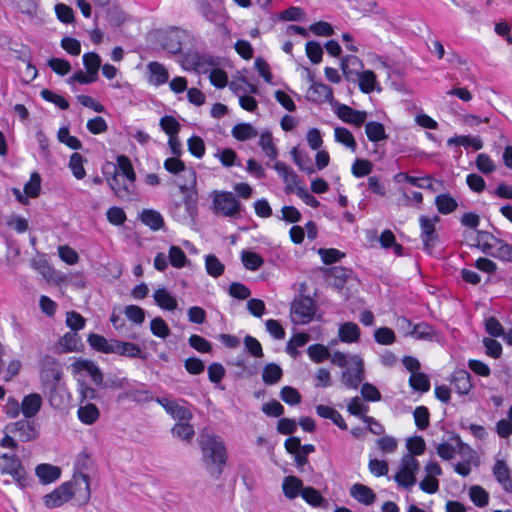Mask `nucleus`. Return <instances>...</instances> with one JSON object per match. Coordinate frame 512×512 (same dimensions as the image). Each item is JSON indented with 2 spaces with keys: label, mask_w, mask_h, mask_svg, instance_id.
Segmentation results:
<instances>
[{
  "label": "nucleus",
  "mask_w": 512,
  "mask_h": 512,
  "mask_svg": "<svg viewBox=\"0 0 512 512\" xmlns=\"http://www.w3.org/2000/svg\"><path fill=\"white\" fill-rule=\"evenodd\" d=\"M89 476L83 473L74 474L72 479L63 483L51 493L43 497L44 504L47 508H55L63 505L77 497L80 503H87L90 499Z\"/></svg>",
  "instance_id": "obj_1"
},
{
  "label": "nucleus",
  "mask_w": 512,
  "mask_h": 512,
  "mask_svg": "<svg viewBox=\"0 0 512 512\" xmlns=\"http://www.w3.org/2000/svg\"><path fill=\"white\" fill-rule=\"evenodd\" d=\"M200 446L202 459L212 474L220 476L227 462L226 446L220 436L203 432Z\"/></svg>",
  "instance_id": "obj_2"
},
{
  "label": "nucleus",
  "mask_w": 512,
  "mask_h": 512,
  "mask_svg": "<svg viewBox=\"0 0 512 512\" xmlns=\"http://www.w3.org/2000/svg\"><path fill=\"white\" fill-rule=\"evenodd\" d=\"M41 381L45 388L51 391L50 402L55 405L56 397L52 394L57 389L62 379L61 364L52 356L46 355L41 361Z\"/></svg>",
  "instance_id": "obj_3"
},
{
  "label": "nucleus",
  "mask_w": 512,
  "mask_h": 512,
  "mask_svg": "<svg viewBox=\"0 0 512 512\" xmlns=\"http://www.w3.org/2000/svg\"><path fill=\"white\" fill-rule=\"evenodd\" d=\"M478 240L482 244L485 253L491 254L500 260L512 262V245L486 231L478 232Z\"/></svg>",
  "instance_id": "obj_4"
},
{
  "label": "nucleus",
  "mask_w": 512,
  "mask_h": 512,
  "mask_svg": "<svg viewBox=\"0 0 512 512\" xmlns=\"http://www.w3.org/2000/svg\"><path fill=\"white\" fill-rule=\"evenodd\" d=\"M316 313V304L310 297L296 298L290 309L291 320L296 325H305L311 322Z\"/></svg>",
  "instance_id": "obj_5"
},
{
  "label": "nucleus",
  "mask_w": 512,
  "mask_h": 512,
  "mask_svg": "<svg viewBox=\"0 0 512 512\" xmlns=\"http://www.w3.org/2000/svg\"><path fill=\"white\" fill-rule=\"evenodd\" d=\"M419 470V462L412 455H404L401 459L400 469L394 476L399 486L409 488L416 483V474Z\"/></svg>",
  "instance_id": "obj_6"
},
{
  "label": "nucleus",
  "mask_w": 512,
  "mask_h": 512,
  "mask_svg": "<svg viewBox=\"0 0 512 512\" xmlns=\"http://www.w3.org/2000/svg\"><path fill=\"white\" fill-rule=\"evenodd\" d=\"M342 383L349 389H357L364 380V363L358 355L350 356V367L341 375Z\"/></svg>",
  "instance_id": "obj_7"
},
{
  "label": "nucleus",
  "mask_w": 512,
  "mask_h": 512,
  "mask_svg": "<svg viewBox=\"0 0 512 512\" xmlns=\"http://www.w3.org/2000/svg\"><path fill=\"white\" fill-rule=\"evenodd\" d=\"M5 431L16 435L22 442L34 441L40 435L39 425L27 418L8 424Z\"/></svg>",
  "instance_id": "obj_8"
},
{
  "label": "nucleus",
  "mask_w": 512,
  "mask_h": 512,
  "mask_svg": "<svg viewBox=\"0 0 512 512\" xmlns=\"http://www.w3.org/2000/svg\"><path fill=\"white\" fill-rule=\"evenodd\" d=\"M213 204L217 213L228 217L238 214L241 206L231 192H214Z\"/></svg>",
  "instance_id": "obj_9"
},
{
  "label": "nucleus",
  "mask_w": 512,
  "mask_h": 512,
  "mask_svg": "<svg viewBox=\"0 0 512 512\" xmlns=\"http://www.w3.org/2000/svg\"><path fill=\"white\" fill-rule=\"evenodd\" d=\"M107 182L115 195L123 201L133 200L137 195L135 180H127L121 177L118 171L111 178H108Z\"/></svg>",
  "instance_id": "obj_10"
},
{
  "label": "nucleus",
  "mask_w": 512,
  "mask_h": 512,
  "mask_svg": "<svg viewBox=\"0 0 512 512\" xmlns=\"http://www.w3.org/2000/svg\"><path fill=\"white\" fill-rule=\"evenodd\" d=\"M438 220L439 218L437 216L434 218L421 216L419 219L423 248L428 253L432 252L436 242L438 241V235L435 230V223Z\"/></svg>",
  "instance_id": "obj_11"
},
{
  "label": "nucleus",
  "mask_w": 512,
  "mask_h": 512,
  "mask_svg": "<svg viewBox=\"0 0 512 512\" xmlns=\"http://www.w3.org/2000/svg\"><path fill=\"white\" fill-rule=\"evenodd\" d=\"M164 168L171 174H179L180 172L185 173V177L187 178V183L181 184L179 186L182 192H185L188 189V186L196 185V172L193 169H186L185 164L177 157H170L164 161Z\"/></svg>",
  "instance_id": "obj_12"
},
{
  "label": "nucleus",
  "mask_w": 512,
  "mask_h": 512,
  "mask_svg": "<svg viewBox=\"0 0 512 512\" xmlns=\"http://www.w3.org/2000/svg\"><path fill=\"white\" fill-rule=\"evenodd\" d=\"M333 107L336 115L346 123L359 127L366 121L367 113L365 111L355 110L338 102H336Z\"/></svg>",
  "instance_id": "obj_13"
},
{
  "label": "nucleus",
  "mask_w": 512,
  "mask_h": 512,
  "mask_svg": "<svg viewBox=\"0 0 512 512\" xmlns=\"http://www.w3.org/2000/svg\"><path fill=\"white\" fill-rule=\"evenodd\" d=\"M156 402L161 405L174 419L190 420L192 418V413L189 409L174 400H170L165 397H158L156 398Z\"/></svg>",
  "instance_id": "obj_14"
},
{
  "label": "nucleus",
  "mask_w": 512,
  "mask_h": 512,
  "mask_svg": "<svg viewBox=\"0 0 512 512\" xmlns=\"http://www.w3.org/2000/svg\"><path fill=\"white\" fill-rule=\"evenodd\" d=\"M274 169L279 174V176L283 179L285 183V192L286 193H296V189L298 187L299 177L288 165L284 162L277 161L274 164Z\"/></svg>",
  "instance_id": "obj_15"
},
{
  "label": "nucleus",
  "mask_w": 512,
  "mask_h": 512,
  "mask_svg": "<svg viewBox=\"0 0 512 512\" xmlns=\"http://www.w3.org/2000/svg\"><path fill=\"white\" fill-rule=\"evenodd\" d=\"M309 81L311 82L307 91V97L309 100L314 102L332 101L333 91L328 85L314 82L313 76L310 73Z\"/></svg>",
  "instance_id": "obj_16"
},
{
  "label": "nucleus",
  "mask_w": 512,
  "mask_h": 512,
  "mask_svg": "<svg viewBox=\"0 0 512 512\" xmlns=\"http://www.w3.org/2000/svg\"><path fill=\"white\" fill-rule=\"evenodd\" d=\"M341 69L348 81H355L363 69V63L356 56H346L341 60Z\"/></svg>",
  "instance_id": "obj_17"
},
{
  "label": "nucleus",
  "mask_w": 512,
  "mask_h": 512,
  "mask_svg": "<svg viewBox=\"0 0 512 512\" xmlns=\"http://www.w3.org/2000/svg\"><path fill=\"white\" fill-rule=\"evenodd\" d=\"M493 474L502 488L508 492L512 493V478L510 474V469L507 464L502 460H497L493 467Z\"/></svg>",
  "instance_id": "obj_18"
},
{
  "label": "nucleus",
  "mask_w": 512,
  "mask_h": 512,
  "mask_svg": "<svg viewBox=\"0 0 512 512\" xmlns=\"http://www.w3.org/2000/svg\"><path fill=\"white\" fill-rule=\"evenodd\" d=\"M149 77L148 81L155 86L165 84L169 79V73L163 64L152 61L147 65Z\"/></svg>",
  "instance_id": "obj_19"
},
{
  "label": "nucleus",
  "mask_w": 512,
  "mask_h": 512,
  "mask_svg": "<svg viewBox=\"0 0 512 512\" xmlns=\"http://www.w3.org/2000/svg\"><path fill=\"white\" fill-rule=\"evenodd\" d=\"M42 397L37 393L26 395L21 403V411L25 418H33L41 409Z\"/></svg>",
  "instance_id": "obj_20"
},
{
  "label": "nucleus",
  "mask_w": 512,
  "mask_h": 512,
  "mask_svg": "<svg viewBox=\"0 0 512 512\" xmlns=\"http://www.w3.org/2000/svg\"><path fill=\"white\" fill-rule=\"evenodd\" d=\"M113 353L129 358H145L141 348L132 342L114 340Z\"/></svg>",
  "instance_id": "obj_21"
},
{
  "label": "nucleus",
  "mask_w": 512,
  "mask_h": 512,
  "mask_svg": "<svg viewBox=\"0 0 512 512\" xmlns=\"http://www.w3.org/2000/svg\"><path fill=\"white\" fill-rule=\"evenodd\" d=\"M77 416L79 420L86 425L94 424L100 417V411L95 404L86 402L85 404L81 403Z\"/></svg>",
  "instance_id": "obj_22"
},
{
  "label": "nucleus",
  "mask_w": 512,
  "mask_h": 512,
  "mask_svg": "<svg viewBox=\"0 0 512 512\" xmlns=\"http://www.w3.org/2000/svg\"><path fill=\"white\" fill-rule=\"evenodd\" d=\"M139 219L141 222L148 226L150 229L157 231L164 226V218L162 215L153 209H144L140 215Z\"/></svg>",
  "instance_id": "obj_23"
},
{
  "label": "nucleus",
  "mask_w": 512,
  "mask_h": 512,
  "mask_svg": "<svg viewBox=\"0 0 512 512\" xmlns=\"http://www.w3.org/2000/svg\"><path fill=\"white\" fill-rule=\"evenodd\" d=\"M471 376L466 370H458L452 376V385L455 390L461 394L466 395L472 388Z\"/></svg>",
  "instance_id": "obj_24"
},
{
  "label": "nucleus",
  "mask_w": 512,
  "mask_h": 512,
  "mask_svg": "<svg viewBox=\"0 0 512 512\" xmlns=\"http://www.w3.org/2000/svg\"><path fill=\"white\" fill-rule=\"evenodd\" d=\"M338 337L344 343L357 342L360 338V328L353 322H345L339 326Z\"/></svg>",
  "instance_id": "obj_25"
},
{
  "label": "nucleus",
  "mask_w": 512,
  "mask_h": 512,
  "mask_svg": "<svg viewBox=\"0 0 512 512\" xmlns=\"http://www.w3.org/2000/svg\"><path fill=\"white\" fill-rule=\"evenodd\" d=\"M282 489L285 497L288 499H295L301 495L302 490L304 489L303 482L296 476H286L283 480Z\"/></svg>",
  "instance_id": "obj_26"
},
{
  "label": "nucleus",
  "mask_w": 512,
  "mask_h": 512,
  "mask_svg": "<svg viewBox=\"0 0 512 512\" xmlns=\"http://www.w3.org/2000/svg\"><path fill=\"white\" fill-rule=\"evenodd\" d=\"M153 298L156 304L165 310L173 311L178 306L176 298L165 288L157 289L153 294Z\"/></svg>",
  "instance_id": "obj_27"
},
{
  "label": "nucleus",
  "mask_w": 512,
  "mask_h": 512,
  "mask_svg": "<svg viewBox=\"0 0 512 512\" xmlns=\"http://www.w3.org/2000/svg\"><path fill=\"white\" fill-rule=\"evenodd\" d=\"M350 493L354 499L365 505H371L376 499V495L373 490L363 484H354L351 487Z\"/></svg>",
  "instance_id": "obj_28"
},
{
  "label": "nucleus",
  "mask_w": 512,
  "mask_h": 512,
  "mask_svg": "<svg viewBox=\"0 0 512 512\" xmlns=\"http://www.w3.org/2000/svg\"><path fill=\"white\" fill-rule=\"evenodd\" d=\"M36 475L39 477L40 481L44 484H48L56 481L61 474V470L57 466H53L50 464H40L36 467Z\"/></svg>",
  "instance_id": "obj_29"
},
{
  "label": "nucleus",
  "mask_w": 512,
  "mask_h": 512,
  "mask_svg": "<svg viewBox=\"0 0 512 512\" xmlns=\"http://www.w3.org/2000/svg\"><path fill=\"white\" fill-rule=\"evenodd\" d=\"M317 414L326 419H330L335 425H337L340 429L346 430L347 424L343 419L342 415L334 408L326 405H318L316 407Z\"/></svg>",
  "instance_id": "obj_30"
},
{
  "label": "nucleus",
  "mask_w": 512,
  "mask_h": 512,
  "mask_svg": "<svg viewBox=\"0 0 512 512\" xmlns=\"http://www.w3.org/2000/svg\"><path fill=\"white\" fill-rule=\"evenodd\" d=\"M198 9L201 15L207 21L215 23L217 25H221L225 19V15L222 12L215 10L207 1H202L199 4Z\"/></svg>",
  "instance_id": "obj_31"
},
{
  "label": "nucleus",
  "mask_w": 512,
  "mask_h": 512,
  "mask_svg": "<svg viewBox=\"0 0 512 512\" xmlns=\"http://www.w3.org/2000/svg\"><path fill=\"white\" fill-rule=\"evenodd\" d=\"M88 342L92 348L103 353H113L114 340L108 341L105 337L92 333L88 336Z\"/></svg>",
  "instance_id": "obj_32"
},
{
  "label": "nucleus",
  "mask_w": 512,
  "mask_h": 512,
  "mask_svg": "<svg viewBox=\"0 0 512 512\" xmlns=\"http://www.w3.org/2000/svg\"><path fill=\"white\" fill-rule=\"evenodd\" d=\"M283 371L278 364L269 363L264 366L262 380L267 385H274L282 378Z\"/></svg>",
  "instance_id": "obj_33"
},
{
  "label": "nucleus",
  "mask_w": 512,
  "mask_h": 512,
  "mask_svg": "<svg viewBox=\"0 0 512 512\" xmlns=\"http://www.w3.org/2000/svg\"><path fill=\"white\" fill-rule=\"evenodd\" d=\"M80 345V337L76 332H67L59 339L58 342L59 349L64 353L76 351Z\"/></svg>",
  "instance_id": "obj_34"
},
{
  "label": "nucleus",
  "mask_w": 512,
  "mask_h": 512,
  "mask_svg": "<svg viewBox=\"0 0 512 512\" xmlns=\"http://www.w3.org/2000/svg\"><path fill=\"white\" fill-rule=\"evenodd\" d=\"M368 139L372 142H379L387 139L384 125L380 122L370 121L365 126Z\"/></svg>",
  "instance_id": "obj_35"
},
{
  "label": "nucleus",
  "mask_w": 512,
  "mask_h": 512,
  "mask_svg": "<svg viewBox=\"0 0 512 512\" xmlns=\"http://www.w3.org/2000/svg\"><path fill=\"white\" fill-rule=\"evenodd\" d=\"M232 135L239 141H246L256 137L258 132L251 124L241 123L233 127Z\"/></svg>",
  "instance_id": "obj_36"
},
{
  "label": "nucleus",
  "mask_w": 512,
  "mask_h": 512,
  "mask_svg": "<svg viewBox=\"0 0 512 512\" xmlns=\"http://www.w3.org/2000/svg\"><path fill=\"white\" fill-rule=\"evenodd\" d=\"M335 140L349 148L352 152L356 151L357 143L353 134L344 127H336L334 130Z\"/></svg>",
  "instance_id": "obj_37"
},
{
  "label": "nucleus",
  "mask_w": 512,
  "mask_h": 512,
  "mask_svg": "<svg viewBox=\"0 0 512 512\" xmlns=\"http://www.w3.org/2000/svg\"><path fill=\"white\" fill-rule=\"evenodd\" d=\"M447 144L449 146H464L466 148L472 147L474 150H480L483 147V142L479 137L470 136H457L448 139Z\"/></svg>",
  "instance_id": "obj_38"
},
{
  "label": "nucleus",
  "mask_w": 512,
  "mask_h": 512,
  "mask_svg": "<svg viewBox=\"0 0 512 512\" xmlns=\"http://www.w3.org/2000/svg\"><path fill=\"white\" fill-rule=\"evenodd\" d=\"M181 38L182 36L180 31H171L165 37L163 43L164 49L173 54L180 52L182 49Z\"/></svg>",
  "instance_id": "obj_39"
},
{
  "label": "nucleus",
  "mask_w": 512,
  "mask_h": 512,
  "mask_svg": "<svg viewBox=\"0 0 512 512\" xmlns=\"http://www.w3.org/2000/svg\"><path fill=\"white\" fill-rule=\"evenodd\" d=\"M228 86L229 89L237 95L240 93H257V87L248 82V80L243 76L232 80Z\"/></svg>",
  "instance_id": "obj_40"
},
{
  "label": "nucleus",
  "mask_w": 512,
  "mask_h": 512,
  "mask_svg": "<svg viewBox=\"0 0 512 512\" xmlns=\"http://www.w3.org/2000/svg\"><path fill=\"white\" fill-rule=\"evenodd\" d=\"M184 206L186 215L179 216V220H194L198 213L197 208V194L194 192L188 193L184 198Z\"/></svg>",
  "instance_id": "obj_41"
},
{
  "label": "nucleus",
  "mask_w": 512,
  "mask_h": 512,
  "mask_svg": "<svg viewBox=\"0 0 512 512\" xmlns=\"http://www.w3.org/2000/svg\"><path fill=\"white\" fill-rule=\"evenodd\" d=\"M13 479V481L21 488L24 489L29 484L27 472L22 462H14V468L11 472L7 473Z\"/></svg>",
  "instance_id": "obj_42"
},
{
  "label": "nucleus",
  "mask_w": 512,
  "mask_h": 512,
  "mask_svg": "<svg viewBox=\"0 0 512 512\" xmlns=\"http://www.w3.org/2000/svg\"><path fill=\"white\" fill-rule=\"evenodd\" d=\"M435 204L438 211L442 214H449L458 206L456 200L448 194L438 195L435 199Z\"/></svg>",
  "instance_id": "obj_43"
},
{
  "label": "nucleus",
  "mask_w": 512,
  "mask_h": 512,
  "mask_svg": "<svg viewBox=\"0 0 512 512\" xmlns=\"http://www.w3.org/2000/svg\"><path fill=\"white\" fill-rule=\"evenodd\" d=\"M359 82V88L364 93H370L374 90L376 84V75L371 70L363 71L356 77Z\"/></svg>",
  "instance_id": "obj_44"
},
{
  "label": "nucleus",
  "mask_w": 512,
  "mask_h": 512,
  "mask_svg": "<svg viewBox=\"0 0 512 512\" xmlns=\"http://www.w3.org/2000/svg\"><path fill=\"white\" fill-rule=\"evenodd\" d=\"M241 260L245 268L252 271L259 269L264 263L259 254L246 250L242 251Z\"/></svg>",
  "instance_id": "obj_45"
},
{
  "label": "nucleus",
  "mask_w": 512,
  "mask_h": 512,
  "mask_svg": "<svg viewBox=\"0 0 512 512\" xmlns=\"http://www.w3.org/2000/svg\"><path fill=\"white\" fill-rule=\"evenodd\" d=\"M117 170L121 177L127 180H136V174L131 164L130 159L125 155L117 157Z\"/></svg>",
  "instance_id": "obj_46"
},
{
  "label": "nucleus",
  "mask_w": 512,
  "mask_h": 512,
  "mask_svg": "<svg viewBox=\"0 0 512 512\" xmlns=\"http://www.w3.org/2000/svg\"><path fill=\"white\" fill-rule=\"evenodd\" d=\"M409 384L412 389L422 393L427 392L430 389V380L428 376L421 372L412 373L409 378Z\"/></svg>",
  "instance_id": "obj_47"
},
{
  "label": "nucleus",
  "mask_w": 512,
  "mask_h": 512,
  "mask_svg": "<svg viewBox=\"0 0 512 512\" xmlns=\"http://www.w3.org/2000/svg\"><path fill=\"white\" fill-rule=\"evenodd\" d=\"M83 64L87 73L97 79L98 71L101 65V58L94 52H89L83 55Z\"/></svg>",
  "instance_id": "obj_48"
},
{
  "label": "nucleus",
  "mask_w": 512,
  "mask_h": 512,
  "mask_svg": "<svg viewBox=\"0 0 512 512\" xmlns=\"http://www.w3.org/2000/svg\"><path fill=\"white\" fill-rule=\"evenodd\" d=\"M469 496L471 501L478 507H485L489 502L488 492L479 485L470 487Z\"/></svg>",
  "instance_id": "obj_49"
},
{
  "label": "nucleus",
  "mask_w": 512,
  "mask_h": 512,
  "mask_svg": "<svg viewBox=\"0 0 512 512\" xmlns=\"http://www.w3.org/2000/svg\"><path fill=\"white\" fill-rule=\"evenodd\" d=\"M259 145L263 152L272 160L276 159L278 153L274 145L273 138L270 132H264L260 135Z\"/></svg>",
  "instance_id": "obj_50"
},
{
  "label": "nucleus",
  "mask_w": 512,
  "mask_h": 512,
  "mask_svg": "<svg viewBox=\"0 0 512 512\" xmlns=\"http://www.w3.org/2000/svg\"><path fill=\"white\" fill-rule=\"evenodd\" d=\"M84 158L81 154L75 152L70 156L69 160V168L72 171V174L77 179H83L86 175L84 166H83Z\"/></svg>",
  "instance_id": "obj_51"
},
{
  "label": "nucleus",
  "mask_w": 512,
  "mask_h": 512,
  "mask_svg": "<svg viewBox=\"0 0 512 512\" xmlns=\"http://www.w3.org/2000/svg\"><path fill=\"white\" fill-rule=\"evenodd\" d=\"M169 263L175 268H182L186 265L188 259L184 251L178 246H171L168 253Z\"/></svg>",
  "instance_id": "obj_52"
},
{
  "label": "nucleus",
  "mask_w": 512,
  "mask_h": 512,
  "mask_svg": "<svg viewBox=\"0 0 512 512\" xmlns=\"http://www.w3.org/2000/svg\"><path fill=\"white\" fill-rule=\"evenodd\" d=\"M205 267L207 273L212 277H219L224 272V264L215 255H207L205 258Z\"/></svg>",
  "instance_id": "obj_53"
},
{
  "label": "nucleus",
  "mask_w": 512,
  "mask_h": 512,
  "mask_svg": "<svg viewBox=\"0 0 512 512\" xmlns=\"http://www.w3.org/2000/svg\"><path fill=\"white\" fill-rule=\"evenodd\" d=\"M307 353L312 361L320 363L330 357V352L327 347L322 344H313L308 347Z\"/></svg>",
  "instance_id": "obj_54"
},
{
  "label": "nucleus",
  "mask_w": 512,
  "mask_h": 512,
  "mask_svg": "<svg viewBox=\"0 0 512 512\" xmlns=\"http://www.w3.org/2000/svg\"><path fill=\"white\" fill-rule=\"evenodd\" d=\"M291 156L294 162L301 170L305 171L308 174H312L314 172L310 158L308 157L307 154L300 153L299 150L296 147H294L291 150Z\"/></svg>",
  "instance_id": "obj_55"
},
{
  "label": "nucleus",
  "mask_w": 512,
  "mask_h": 512,
  "mask_svg": "<svg viewBox=\"0 0 512 512\" xmlns=\"http://www.w3.org/2000/svg\"><path fill=\"white\" fill-rule=\"evenodd\" d=\"M150 330L156 337L165 339L170 335V328L161 317H155L150 322Z\"/></svg>",
  "instance_id": "obj_56"
},
{
  "label": "nucleus",
  "mask_w": 512,
  "mask_h": 512,
  "mask_svg": "<svg viewBox=\"0 0 512 512\" xmlns=\"http://www.w3.org/2000/svg\"><path fill=\"white\" fill-rule=\"evenodd\" d=\"M397 177H404L405 181H407L408 183H410L413 186H417L419 188H424V189H429V190L435 191L432 178L429 176L413 177L406 173H399V174H397Z\"/></svg>",
  "instance_id": "obj_57"
},
{
  "label": "nucleus",
  "mask_w": 512,
  "mask_h": 512,
  "mask_svg": "<svg viewBox=\"0 0 512 512\" xmlns=\"http://www.w3.org/2000/svg\"><path fill=\"white\" fill-rule=\"evenodd\" d=\"M406 447L409 451L407 455H422L426 449V443L421 436L410 437L406 441Z\"/></svg>",
  "instance_id": "obj_58"
},
{
  "label": "nucleus",
  "mask_w": 512,
  "mask_h": 512,
  "mask_svg": "<svg viewBox=\"0 0 512 512\" xmlns=\"http://www.w3.org/2000/svg\"><path fill=\"white\" fill-rule=\"evenodd\" d=\"M57 136H58V140L61 143L67 145L71 149L79 150L82 148V144H81L80 140L75 136H71L69 129L67 127H61L58 131Z\"/></svg>",
  "instance_id": "obj_59"
},
{
  "label": "nucleus",
  "mask_w": 512,
  "mask_h": 512,
  "mask_svg": "<svg viewBox=\"0 0 512 512\" xmlns=\"http://www.w3.org/2000/svg\"><path fill=\"white\" fill-rule=\"evenodd\" d=\"M172 434L184 441H190L194 434V428L188 423H177L171 430Z\"/></svg>",
  "instance_id": "obj_60"
},
{
  "label": "nucleus",
  "mask_w": 512,
  "mask_h": 512,
  "mask_svg": "<svg viewBox=\"0 0 512 512\" xmlns=\"http://www.w3.org/2000/svg\"><path fill=\"white\" fill-rule=\"evenodd\" d=\"M4 223L11 229L15 230L17 233H24L28 230V221L18 215H10L4 218Z\"/></svg>",
  "instance_id": "obj_61"
},
{
  "label": "nucleus",
  "mask_w": 512,
  "mask_h": 512,
  "mask_svg": "<svg viewBox=\"0 0 512 512\" xmlns=\"http://www.w3.org/2000/svg\"><path fill=\"white\" fill-rule=\"evenodd\" d=\"M301 497L312 506H321L325 501L319 491L313 487H304Z\"/></svg>",
  "instance_id": "obj_62"
},
{
  "label": "nucleus",
  "mask_w": 512,
  "mask_h": 512,
  "mask_svg": "<svg viewBox=\"0 0 512 512\" xmlns=\"http://www.w3.org/2000/svg\"><path fill=\"white\" fill-rule=\"evenodd\" d=\"M415 424L418 429L424 430L429 426L430 414L425 406H418L413 412Z\"/></svg>",
  "instance_id": "obj_63"
},
{
  "label": "nucleus",
  "mask_w": 512,
  "mask_h": 512,
  "mask_svg": "<svg viewBox=\"0 0 512 512\" xmlns=\"http://www.w3.org/2000/svg\"><path fill=\"white\" fill-rule=\"evenodd\" d=\"M373 164L366 159H357L351 168L352 174L355 177H363L371 173Z\"/></svg>",
  "instance_id": "obj_64"
}]
</instances>
